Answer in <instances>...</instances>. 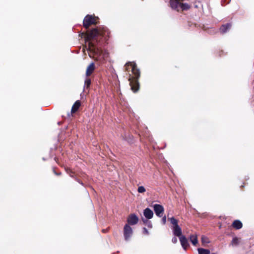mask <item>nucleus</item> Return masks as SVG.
I'll return each mask as SVG.
<instances>
[{"instance_id":"f257e3e1","label":"nucleus","mask_w":254,"mask_h":254,"mask_svg":"<svg viewBox=\"0 0 254 254\" xmlns=\"http://www.w3.org/2000/svg\"><path fill=\"white\" fill-rule=\"evenodd\" d=\"M109 33L108 29L106 27H103L102 30L93 29L87 35L86 37L89 51L92 53L94 56H96V58L99 61L104 60L108 57V54L106 52H103L100 48L95 45L94 39L99 35L103 37L108 36Z\"/></svg>"},{"instance_id":"f03ea898","label":"nucleus","mask_w":254,"mask_h":254,"mask_svg":"<svg viewBox=\"0 0 254 254\" xmlns=\"http://www.w3.org/2000/svg\"><path fill=\"white\" fill-rule=\"evenodd\" d=\"M126 70L128 71L131 69L133 76L129 74V80L131 90L135 92L139 88V83L138 79L140 77V70L137 68L136 64L134 63L128 62L125 65Z\"/></svg>"},{"instance_id":"7ed1b4c3","label":"nucleus","mask_w":254,"mask_h":254,"mask_svg":"<svg viewBox=\"0 0 254 254\" xmlns=\"http://www.w3.org/2000/svg\"><path fill=\"white\" fill-rule=\"evenodd\" d=\"M97 19L98 17L87 15L83 20V25L86 28H88L90 25L96 24L97 23Z\"/></svg>"},{"instance_id":"20e7f679","label":"nucleus","mask_w":254,"mask_h":254,"mask_svg":"<svg viewBox=\"0 0 254 254\" xmlns=\"http://www.w3.org/2000/svg\"><path fill=\"white\" fill-rule=\"evenodd\" d=\"M132 229L128 224H126L124 228V236L126 241H128L132 235Z\"/></svg>"},{"instance_id":"39448f33","label":"nucleus","mask_w":254,"mask_h":254,"mask_svg":"<svg viewBox=\"0 0 254 254\" xmlns=\"http://www.w3.org/2000/svg\"><path fill=\"white\" fill-rule=\"evenodd\" d=\"M153 208L156 215L159 217H161L164 211L163 207L161 205L155 204L153 206Z\"/></svg>"},{"instance_id":"423d86ee","label":"nucleus","mask_w":254,"mask_h":254,"mask_svg":"<svg viewBox=\"0 0 254 254\" xmlns=\"http://www.w3.org/2000/svg\"><path fill=\"white\" fill-rule=\"evenodd\" d=\"M138 221V217L134 214H131L129 215L127 222L128 223L127 224H130L131 225H135L137 223Z\"/></svg>"},{"instance_id":"0eeeda50","label":"nucleus","mask_w":254,"mask_h":254,"mask_svg":"<svg viewBox=\"0 0 254 254\" xmlns=\"http://www.w3.org/2000/svg\"><path fill=\"white\" fill-rule=\"evenodd\" d=\"M179 238V240H180V243H181L182 248H183V249L184 250L186 251L187 249V248H188V247L189 246L188 239L184 235Z\"/></svg>"},{"instance_id":"6e6552de","label":"nucleus","mask_w":254,"mask_h":254,"mask_svg":"<svg viewBox=\"0 0 254 254\" xmlns=\"http://www.w3.org/2000/svg\"><path fill=\"white\" fill-rule=\"evenodd\" d=\"M173 235L179 238L183 236L182 235V231L181 228L179 226H176L175 227H173Z\"/></svg>"},{"instance_id":"1a4fd4ad","label":"nucleus","mask_w":254,"mask_h":254,"mask_svg":"<svg viewBox=\"0 0 254 254\" xmlns=\"http://www.w3.org/2000/svg\"><path fill=\"white\" fill-rule=\"evenodd\" d=\"M170 3L172 8L179 11V6L181 4L180 0H170Z\"/></svg>"},{"instance_id":"9d476101","label":"nucleus","mask_w":254,"mask_h":254,"mask_svg":"<svg viewBox=\"0 0 254 254\" xmlns=\"http://www.w3.org/2000/svg\"><path fill=\"white\" fill-rule=\"evenodd\" d=\"M143 215L147 219H150L153 217V212L149 208H146L143 211Z\"/></svg>"},{"instance_id":"9b49d317","label":"nucleus","mask_w":254,"mask_h":254,"mask_svg":"<svg viewBox=\"0 0 254 254\" xmlns=\"http://www.w3.org/2000/svg\"><path fill=\"white\" fill-rule=\"evenodd\" d=\"M94 68H95L94 64L93 63H91L87 68L86 71V76H89L92 73V72L94 71Z\"/></svg>"},{"instance_id":"f8f14e48","label":"nucleus","mask_w":254,"mask_h":254,"mask_svg":"<svg viewBox=\"0 0 254 254\" xmlns=\"http://www.w3.org/2000/svg\"><path fill=\"white\" fill-rule=\"evenodd\" d=\"M231 27V24L230 23H227L226 24L223 25L220 28V31L222 33H226L229 29H230Z\"/></svg>"},{"instance_id":"ddd939ff","label":"nucleus","mask_w":254,"mask_h":254,"mask_svg":"<svg viewBox=\"0 0 254 254\" xmlns=\"http://www.w3.org/2000/svg\"><path fill=\"white\" fill-rule=\"evenodd\" d=\"M189 239L192 244L195 246L198 243L197 237L196 235H191L189 237Z\"/></svg>"},{"instance_id":"4468645a","label":"nucleus","mask_w":254,"mask_h":254,"mask_svg":"<svg viewBox=\"0 0 254 254\" xmlns=\"http://www.w3.org/2000/svg\"><path fill=\"white\" fill-rule=\"evenodd\" d=\"M232 226L236 229H240L242 227L243 224L240 221L237 220L233 222Z\"/></svg>"},{"instance_id":"2eb2a0df","label":"nucleus","mask_w":254,"mask_h":254,"mask_svg":"<svg viewBox=\"0 0 254 254\" xmlns=\"http://www.w3.org/2000/svg\"><path fill=\"white\" fill-rule=\"evenodd\" d=\"M80 106V102L79 101H76L73 105L72 106V109H71V112L72 113H75L79 108Z\"/></svg>"},{"instance_id":"dca6fc26","label":"nucleus","mask_w":254,"mask_h":254,"mask_svg":"<svg viewBox=\"0 0 254 254\" xmlns=\"http://www.w3.org/2000/svg\"><path fill=\"white\" fill-rule=\"evenodd\" d=\"M198 254H210V252L209 250L203 248H198L197 249Z\"/></svg>"},{"instance_id":"f3484780","label":"nucleus","mask_w":254,"mask_h":254,"mask_svg":"<svg viewBox=\"0 0 254 254\" xmlns=\"http://www.w3.org/2000/svg\"><path fill=\"white\" fill-rule=\"evenodd\" d=\"M190 5L186 3H183L181 2L180 6H179V10L182 9L183 10H188L190 8Z\"/></svg>"},{"instance_id":"a211bd4d","label":"nucleus","mask_w":254,"mask_h":254,"mask_svg":"<svg viewBox=\"0 0 254 254\" xmlns=\"http://www.w3.org/2000/svg\"><path fill=\"white\" fill-rule=\"evenodd\" d=\"M240 241L237 237H234L231 242V245L233 247H236L239 244Z\"/></svg>"},{"instance_id":"6ab92c4d","label":"nucleus","mask_w":254,"mask_h":254,"mask_svg":"<svg viewBox=\"0 0 254 254\" xmlns=\"http://www.w3.org/2000/svg\"><path fill=\"white\" fill-rule=\"evenodd\" d=\"M168 219L170 221L171 223L173 224V227H175L176 226L178 225V221L174 217H172L171 218H169Z\"/></svg>"},{"instance_id":"aec40b11","label":"nucleus","mask_w":254,"mask_h":254,"mask_svg":"<svg viewBox=\"0 0 254 254\" xmlns=\"http://www.w3.org/2000/svg\"><path fill=\"white\" fill-rule=\"evenodd\" d=\"M201 242L203 244H207L209 243L208 239L204 236H202L201 237Z\"/></svg>"},{"instance_id":"412c9836","label":"nucleus","mask_w":254,"mask_h":254,"mask_svg":"<svg viewBox=\"0 0 254 254\" xmlns=\"http://www.w3.org/2000/svg\"><path fill=\"white\" fill-rule=\"evenodd\" d=\"M143 221L144 223H145L146 224V225L149 228H152V225L151 222L150 221H148L147 219H146V220H143Z\"/></svg>"},{"instance_id":"4be33fe9","label":"nucleus","mask_w":254,"mask_h":254,"mask_svg":"<svg viewBox=\"0 0 254 254\" xmlns=\"http://www.w3.org/2000/svg\"><path fill=\"white\" fill-rule=\"evenodd\" d=\"M91 84V80L89 78H86L85 80V86H86V87L88 88L89 87Z\"/></svg>"},{"instance_id":"5701e85b","label":"nucleus","mask_w":254,"mask_h":254,"mask_svg":"<svg viewBox=\"0 0 254 254\" xmlns=\"http://www.w3.org/2000/svg\"><path fill=\"white\" fill-rule=\"evenodd\" d=\"M145 191V189L143 186H140L138 188V192L139 193H143Z\"/></svg>"},{"instance_id":"b1692460","label":"nucleus","mask_w":254,"mask_h":254,"mask_svg":"<svg viewBox=\"0 0 254 254\" xmlns=\"http://www.w3.org/2000/svg\"><path fill=\"white\" fill-rule=\"evenodd\" d=\"M172 243H174V244H176V243H177V242H178V239H177V238L176 237V236H175V237H174L172 238Z\"/></svg>"},{"instance_id":"393cba45","label":"nucleus","mask_w":254,"mask_h":254,"mask_svg":"<svg viewBox=\"0 0 254 254\" xmlns=\"http://www.w3.org/2000/svg\"><path fill=\"white\" fill-rule=\"evenodd\" d=\"M143 233L144 234H145L146 235H148L149 234V232H148V231L147 230V229L146 228H143Z\"/></svg>"},{"instance_id":"a878e982","label":"nucleus","mask_w":254,"mask_h":254,"mask_svg":"<svg viewBox=\"0 0 254 254\" xmlns=\"http://www.w3.org/2000/svg\"><path fill=\"white\" fill-rule=\"evenodd\" d=\"M162 222L163 224H165L166 222V217L164 216L162 219Z\"/></svg>"},{"instance_id":"bb28decb","label":"nucleus","mask_w":254,"mask_h":254,"mask_svg":"<svg viewBox=\"0 0 254 254\" xmlns=\"http://www.w3.org/2000/svg\"><path fill=\"white\" fill-rule=\"evenodd\" d=\"M61 174L60 173H57L56 174L57 175H60Z\"/></svg>"},{"instance_id":"cd10ccee","label":"nucleus","mask_w":254,"mask_h":254,"mask_svg":"<svg viewBox=\"0 0 254 254\" xmlns=\"http://www.w3.org/2000/svg\"><path fill=\"white\" fill-rule=\"evenodd\" d=\"M212 254H215V253H212Z\"/></svg>"}]
</instances>
